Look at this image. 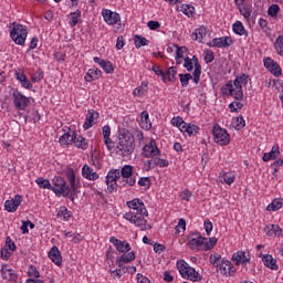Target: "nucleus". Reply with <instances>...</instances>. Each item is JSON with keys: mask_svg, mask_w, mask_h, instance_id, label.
<instances>
[{"mask_svg": "<svg viewBox=\"0 0 283 283\" xmlns=\"http://www.w3.org/2000/svg\"><path fill=\"white\" fill-rule=\"evenodd\" d=\"M205 240L207 238L200 235L199 232H192L188 234V247L192 251H205Z\"/></svg>", "mask_w": 283, "mask_h": 283, "instance_id": "8", "label": "nucleus"}, {"mask_svg": "<svg viewBox=\"0 0 283 283\" xmlns=\"http://www.w3.org/2000/svg\"><path fill=\"white\" fill-rule=\"evenodd\" d=\"M184 67H186L188 72H193V61L189 56L185 57Z\"/></svg>", "mask_w": 283, "mask_h": 283, "instance_id": "59", "label": "nucleus"}, {"mask_svg": "<svg viewBox=\"0 0 283 283\" xmlns=\"http://www.w3.org/2000/svg\"><path fill=\"white\" fill-rule=\"evenodd\" d=\"M218 244V239L216 237L209 238L208 241H203V251H211Z\"/></svg>", "mask_w": 283, "mask_h": 283, "instance_id": "38", "label": "nucleus"}, {"mask_svg": "<svg viewBox=\"0 0 283 283\" xmlns=\"http://www.w3.org/2000/svg\"><path fill=\"white\" fill-rule=\"evenodd\" d=\"M179 12H182V14H186V17H193L196 14V8L191 4H181L180 8L177 9Z\"/></svg>", "mask_w": 283, "mask_h": 283, "instance_id": "32", "label": "nucleus"}, {"mask_svg": "<svg viewBox=\"0 0 283 283\" xmlns=\"http://www.w3.org/2000/svg\"><path fill=\"white\" fill-rule=\"evenodd\" d=\"M136 260V253L134 251L129 252L128 254H123L122 256L117 258V264L119 269H123V264H129Z\"/></svg>", "mask_w": 283, "mask_h": 283, "instance_id": "26", "label": "nucleus"}, {"mask_svg": "<svg viewBox=\"0 0 283 283\" xmlns=\"http://www.w3.org/2000/svg\"><path fill=\"white\" fill-rule=\"evenodd\" d=\"M143 157L144 158H156V156H160V149L156 144V140L151 139L149 144H146L143 147Z\"/></svg>", "mask_w": 283, "mask_h": 283, "instance_id": "12", "label": "nucleus"}, {"mask_svg": "<svg viewBox=\"0 0 283 283\" xmlns=\"http://www.w3.org/2000/svg\"><path fill=\"white\" fill-rule=\"evenodd\" d=\"M71 20L69 24L71 28H76V24L81 23V10H76L75 12L70 13Z\"/></svg>", "mask_w": 283, "mask_h": 283, "instance_id": "33", "label": "nucleus"}, {"mask_svg": "<svg viewBox=\"0 0 283 283\" xmlns=\"http://www.w3.org/2000/svg\"><path fill=\"white\" fill-rule=\"evenodd\" d=\"M274 49L280 56H283V35L276 38Z\"/></svg>", "mask_w": 283, "mask_h": 283, "instance_id": "39", "label": "nucleus"}, {"mask_svg": "<svg viewBox=\"0 0 283 283\" xmlns=\"http://www.w3.org/2000/svg\"><path fill=\"white\" fill-rule=\"evenodd\" d=\"M174 48H176V56L178 59H185V54L189 52V49H187V46H178L177 44H174Z\"/></svg>", "mask_w": 283, "mask_h": 283, "instance_id": "44", "label": "nucleus"}, {"mask_svg": "<svg viewBox=\"0 0 283 283\" xmlns=\"http://www.w3.org/2000/svg\"><path fill=\"white\" fill-rule=\"evenodd\" d=\"M262 262L264 266H266L268 269H271L272 271H277V263L275 259H273V255L271 254L263 255Z\"/></svg>", "mask_w": 283, "mask_h": 283, "instance_id": "27", "label": "nucleus"}, {"mask_svg": "<svg viewBox=\"0 0 283 283\" xmlns=\"http://www.w3.org/2000/svg\"><path fill=\"white\" fill-rule=\"evenodd\" d=\"M119 172L123 178H126L120 181L123 187H127V185L134 187V185H136V177H132L134 168L130 165H125Z\"/></svg>", "mask_w": 283, "mask_h": 283, "instance_id": "10", "label": "nucleus"}, {"mask_svg": "<svg viewBox=\"0 0 283 283\" xmlns=\"http://www.w3.org/2000/svg\"><path fill=\"white\" fill-rule=\"evenodd\" d=\"M200 129V127H198L197 125L193 124H189L187 126V132L189 136H196V134H198V130Z\"/></svg>", "mask_w": 283, "mask_h": 283, "instance_id": "57", "label": "nucleus"}, {"mask_svg": "<svg viewBox=\"0 0 283 283\" xmlns=\"http://www.w3.org/2000/svg\"><path fill=\"white\" fill-rule=\"evenodd\" d=\"M109 242L114 244L118 253H129V251H132V245H129V242L127 241H122L118 240L116 237H111Z\"/></svg>", "mask_w": 283, "mask_h": 283, "instance_id": "17", "label": "nucleus"}, {"mask_svg": "<svg viewBox=\"0 0 283 283\" xmlns=\"http://www.w3.org/2000/svg\"><path fill=\"white\" fill-rule=\"evenodd\" d=\"M193 36H195V41H199L200 43H202V39L207 36V28L200 27L196 29Z\"/></svg>", "mask_w": 283, "mask_h": 283, "instance_id": "35", "label": "nucleus"}, {"mask_svg": "<svg viewBox=\"0 0 283 283\" xmlns=\"http://www.w3.org/2000/svg\"><path fill=\"white\" fill-rule=\"evenodd\" d=\"M242 99H237L232 103L229 104V109L231 112H240V109H242V107H244V104H242L241 102Z\"/></svg>", "mask_w": 283, "mask_h": 283, "instance_id": "46", "label": "nucleus"}, {"mask_svg": "<svg viewBox=\"0 0 283 283\" xmlns=\"http://www.w3.org/2000/svg\"><path fill=\"white\" fill-rule=\"evenodd\" d=\"M142 123L146 129L151 127V120L149 119V113L147 111L142 113Z\"/></svg>", "mask_w": 283, "mask_h": 283, "instance_id": "45", "label": "nucleus"}, {"mask_svg": "<svg viewBox=\"0 0 283 283\" xmlns=\"http://www.w3.org/2000/svg\"><path fill=\"white\" fill-rule=\"evenodd\" d=\"M138 185L139 187H146L149 189V187H151V179H149V177H142L138 180Z\"/></svg>", "mask_w": 283, "mask_h": 283, "instance_id": "56", "label": "nucleus"}, {"mask_svg": "<svg viewBox=\"0 0 283 283\" xmlns=\"http://www.w3.org/2000/svg\"><path fill=\"white\" fill-rule=\"evenodd\" d=\"M86 83H92L94 81H98V76L94 74V69H90L85 75Z\"/></svg>", "mask_w": 283, "mask_h": 283, "instance_id": "53", "label": "nucleus"}, {"mask_svg": "<svg viewBox=\"0 0 283 283\" xmlns=\"http://www.w3.org/2000/svg\"><path fill=\"white\" fill-rule=\"evenodd\" d=\"M179 78L181 87H187V85H189V81H191V78L193 81V75H191L190 73L179 74Z\"/></svg>", "mask_w": 283, "mask_h": 283, "instance_id": "43", "label": "nucleus"}, {"mask_svg": "<svg viewBox=\"0 0 283 283\" xmlns=\"http://www.w3.org/2000/svg\"><path fill=\"white\" fill-rule=\"evenodd\" d=\"M82 176L86 180H98V174L92 169L88 165H84L82 168Z\"/></svg>", "mask_w": 283, "mask_h": 283, "instance_id": "25", "label": "nucleus"}, {"mask_svg": "<svg viewBox=\"0 0 283 283\" xmlns=\"http://www.w3.org/2000/svg\"><path fill=\"white\" fill-rule=\"evenodd\" d=\"M191 61H192V65H195V71L192 73L193 83L198 84V83H200V76L202 74V66L200 65V62H198V56L193 55Z\"/></svg>", "mask_w": 283, "mask_h": 283, "instance_id": "24", "label": "nucleus"}, {"mask_svg": "<svg viewBox=\"0 0 283 283\" xmlns=\"http://www.w3.org/2000/svg\"><path fill=\"white\" fill-rule=\"evenodd\" d=\"M222 178L226 185H233L235 182V174L233 172H223Z\"/></svg>", "mask_w": 283, "mask_h": 283, "instance_id": "47", "label": "nucleus"}, {"mask_svg": "<svg viewBox=\"0 0 283 283\" xmlns=\"http://www.w3.org/2000/svg\"><path fill=\"white\" fill-rule=\"evenodd\" d=\"M232 30L234 34H238L239 36H249V31L244 28V24L240 21H235L232 25Z\"/></svg>", "mask_w": 283, "mask_h": 283, "instance_id": "29", "label": "nucleus"}, {"mask_svg": "<svg viewBox=\"0 0 283 283\" xmlns=\"http://www.w3.org/2000/svg\"><path fill=\"white\" fill-rule=\"evenodd\" d=\"M176 74H178V71L176 70V66H171L168 69L166 76H168V81L174 83L176 81Z\"/></svg>", "mask_w": 283, "mask_h": 283, "instance_id": "50", "label": "nucleus"}, {"mask_svg": "<svg viewBox=\"0 0 283 283\" xmlns=\"http://www.w3.org/2000/svg\"><path fill=\"white\" fill-rule=\"evenodd\" d=\"M135 149L136 139L134 138V134L127 129L122 130V133H119L118 143L116 145L117 156H122V158H129V156L134 154Z\"/></svg>", "mask_w": 283, "mask_h": 283, "instance_id": "3", "label": "nucleus"}, {"mask_svg": "<svg viewBox=\"0 0 283 283\" xmlns=\"http://www.w3.org/2000/svg\"><path fill=\"white\" fill-rule=\"evenodd\" d=\"M213 59H216V56L213 55L212 51L211 50L206 51L205 62L213 63Z\"/></svg>", "mask_w": 283, "mask_h": 283, "instance_id": "64", "label": "nucleus"}, {"mask_svg": "<svg viewBox=\"0 0 283 283\" xmlns=\"http://www.w3.org/2000/svg\"><path fill=\"white\" fill-rule=\"evenodd\" d=\"M212 136L214 143H217V145H221V147H224L231 143V136L227 129L220 127L218 124L213 126Z\"/></svg>", "mask_w": 283, "mask_h": 283, "instance_id": "6", "label": "nucleus"}, {"mask_svg": "<svg viewBox=\"0 0 283 283\" xmlns=\"http://www.w3.org/2000/svg\"><path fill=\"white\" fill-rule=\"evenodd\" d=\"M101 67L106 74H114V64L112 62L104 60L101 62Z\"/></svg>", "mask_w": 283, "mask_h": 283, "instance_id": "40", "label": "nucleus"}, {"mask_svg": "<svg viewBox=\"0 0 283 283\" xmlns=\"http://www.w3.org/2000/svg\"><path fill=\"white\" fill-rule=\"evenodd\" d=\"M12 29L10 30V36L15 45H25L28 39V29L23 24L12 22Z\"/></svg>", "mask_w": 283, "mask_h": 283, "instance_id": "5", "label": "nucleus"}, {"mask_svg": "<svg viewBox=\"0 0 283 283\" xmlns=\"http://www.w3.org/2000/svg\"><path fill=\"white\" fill-rule=\"evenodd\" d=\"M283 206V199H274L268 207L266 211H280Z\"/></svg>", "mask_w": 283, "mask_h": 283, "instance_id": "36", "label": "nucleus"}, {"mask_svg": "<svg viewBox=\"0 0 283 283\" xmlns=\"http://www.w3.org/2000/svg\"><path fill=\"white\" fill-rule=\"evenodd\" d=\"M28 275H29L30 279H32V277H35V279L41 277V273L39 272V270L34 265H30L29 271H28Z\"/></svg>", "mask_w": 283, "mask_h": 283, "instance_id": "54", "label": "nucleus"}, {"mask_svg": "<svg viewBox=\"0 0 283 283\" xmlns=\"http://www.w3.org/2000/svg\"><path fill=\"white\" fill-rule=\"evenodd\" d=\"M102 17H103L105 23H107V25H116V23H118V21H120V14L113 12L109 9H104L102 11Z\"/></svg>", "mask_w": 283, "mask_h": 283, "instance_id": "16", "label": "nucleus"}, {"mask_svg": "<svg viewBox=\"0 0 283 283\" xmlns=\"http://www.w3.org/2000/svg\"><path fill=\"white\" fill-rule=\"evenodd\" d=\"M221 259H222V256L219 253L211 254L210 255V264H212L216 269H218L220 266V264H222L220 262Z\"/></svg>", "mask_w": 283, "mask_h": 283, "instance_id": "49", "label": "nucleus"}, {"mask_svg": "<svg viewBox=\"0 0 283 283\" xmlns=\"http://www.w3.org/2000/svg\"><path fill=\"white\" fill-rule=\"evenodd\" d=\"M134 43H135V48H137V50H139V48L149 45V40H147V38H145L143 35L137 34L134 36Z\"/></svg>", "mask_w": 283, "mask_h": 283, "instance_id": "34", "label": "nucleus"}, {"mask_svg": "<svg viewBox=\"0 0 283 283\" xmlns=\"http://www.w3.org/2000/svg\"><path fill=\"white\" fill-rule=\"evenodd\" d=\"M231 45H233V38L231 36L214 38L208 43L209 48H231Z\"/></svg>", "mask_w": 283, "mask_h": 283, "instance_id": "14", "label": "nucleus"}, {"mask_svg": "<svg viewBox=\"0 0 283 283\" xmlns=\"http://www.w3.org/2000/svg\"><path fill=\"white\" fill-rule=\"evenodd\" d=\"M39 123L41 120V114H39V111L33 112V118H30V116H25V122L28 123Z\"/></svg>", "mask_w": 283, "mask_h": 283, "instance_id": "58", "label": "nucleus"}, {"mask_svg": "<svg viewBox=\"0 0 283 283\" xmlns=\"http://www.w3.org/2000/svg\"><path fill=\"white\" fill-rule=\"evenodd\" d=\"M127 207L129 209H133V211L126 212L124 214V219L132 224H136L138 228H140L142 231H149V229H151V226L147 224V221L145 219L147 218V216H149V212H147V208H145V203L140 199L136 198L132 201H127Z\"/></svg>", "mask_w": 283, "mask_h": 283, "instance_id": "1", "label": "nucleus"}, {"mask_svg": "<svg viewBox=\"0 0 283 283\" xmlns=\"http://www.w3.org/2000/svg\"><path fill=\"white\" fill-rule=\"evenodd\" d=\"M223 96H233L235 99V88H233V82L229 81L226 85L221 87Z\"/></svg>", "mask_w": 283, "mask_h": 283, "instance_id": "31", "label": "nucleus"}, {"mask_svg": "<svg viewBox=\"0 0 283 283\" xmlns=\"http://www.w3.org/2000/svg\"><path fill=\"white\" fill-rule=\"evenodd\" d=\"M147 92V83L143 82L140 87L134 90V96H143Z\"/></svg>", "mask_w": 283, "mask_h": 283, "instance_id": "51", "label": "nucleus"}, {"mask_svg": "<svg viewBox=\"0 0 283 283\" xmlns=\"http://www.w3.org/2000/svg\"><path fill=\"white\" fill-rule=\"evenodd\" d=\"M234 129H244L245 125H247V122L244 120V117L242 115H239L237 118H235V122H234Z\"/></svg>", "mask_w": 283, "mask_h": 283, "instance_id": "48", "label": "nucleus"}, {"mask_svg": "<svg viewBox=\"0 0 283 283\" xmlns=\"http://www.w3.org/2000/svg\"><path fill=\"white\" fill-rule=\"evenodd\" d=\"M1 273H2V277H3V280H13V275L14 274H12V270H1Z\"/></svg>", "mask_w": 283, "mask_h": 283, "instance_id": "63", "label": "nucleus"}, {"mask_svg": "<svg viewBox=\"0 0 283 283\" xmlns=\"http://www.w3.org/2000/svg\"><path fill=\"white\" fill-rule=\"evenodd\" d=\"M102 134L104 138V145H106L108 151H112V149H114V142L112 140V138H109V136H112V128L109 127V125H105L102 128Z\"/></svg>", "mask_w": 283, "mask_h": 283, "instance_id": "22", "label": "nucleus"}, {"mask_svg": "<svg viewBox=\"0 0 283 283\" xmlns=\"http://www.w3.org/2000/svg\"><path fill=\"white\" fill-rule=\"evenodd\" d=\"M98 116H99L98 112L94 109H88L85 123L83 124V128L87 130L91 127H94V125L96 124V120H98Z\"/></svg>", "mask_w": 283, "mask_h": 283, "instance_id": "19", "label": "nucleus"}, {"mask_svg": "<svg viewBox=\"0 0 283 283\" xmlns=\"http://www.w3.org/2000/svg\"><path fill=\"white\" fill-rule=\"evenodd\" d=\"M222 275H226L227 277H233L235 275V266H233V263L227 259H222L221 264L217 268Z\"/></svg>", "mask_w": 283, "mask_h": 283, "instance_id": "15", "label": "nucleus"}, {"mask_svg": "<svg viewBox=\"0 0 283 283\" xmlns=\"http://www.w3.org/2000/svg\"><path fill=\"white\" fill-rule=\"evenodd\" d=\"M48 256L52 262L56 264V266H61L63 264V256H61V250L56 245L51 248V250L48 253Z\"/></svg>", "mask_w": 283, "mask_h": 283, "instance_id": "21", "label": "nucleus"}, {"mask_svg": "<svg viewBox=\"0 0 283 283\" xmlns=\"http://www.w3.org/2000/svg\"><path fill=\"white\" fill-rule=\"evenodd\" d=\"M107 189L109 193H114V191H117L118 184L116 181H106Z\"/></svg>", "mask_w": 283, "mask_h": 283, "instance_id": "62", "label": "nucleus"}, {"mask_svg": "<svg viewBox=\"0 0 283 283\" xmlns=\"http://www.w3.org/2000/svg\"><path fill=\"white\" fill-rule=\"evenodd\" d=\"M235 87V101H242L244 98V93L242 92V85H249V74L241 73L238 74L233 81Z\"/></svg>", "mask_w": 283, "mask_h": 283, "instance_id": "7", "label": "nucleus"}, {"mask_svg": "<svg viewBox=\"0 0 283 283\" xmlns=\"http://www.w3.org/2000/svg\"><path fill=\"white\" fill-rule=\"evenodd\" d=\"M280 156V146H273L270 153H265L262 157L263 163H269V160H275Z\"/></svg>", "mask_w": 283, "mask_h": 283, "instance_id": "28", "label": "nucleus"}, {"mask_svg": "<svg viewBox=\"0 0 283 283\" xmlns=\"http://www.w3.org/2000/svg\"><path fill=\"white\" fill-rule=\"evenodd\" d=\"M72 140V133H64L61 137H60V144L61 145H64V146H67L70 145V143Z\"/></svg>", "mask_w": 283, "mask_h": 283, "instance_id": "52", "label": "nucleus"}, {"mask_svg": "<svg viewBox=\"0 0 283 283\" xmlns=\"http://www.w3.org/2000/svg\"><path fill=\"white\" fill-rule=\"evenodd\" d=\"M120 178V169L111 170L106 176V182H116Z\"/></svg>", "mask_w": 283, "mask_h": 283, "instance_id": "37", "label": "nucleus"}, {"mask_svg": "<svg viewBox=\"0 0 283 283\" xmlns=\"http://www.w3.org/2000/svg\"><path fill=\"white\" fill-rule=\"evenodd\" d=\"M13 105L15 109L25 111L28 105H30V97H27L19 90H14L12 93Z\"/></svg>", "mask_w": 283, "mask_h": 283, "instance_id": "9", "label": "nucleus"}, {"mask_svg": "<svg viewBox=\"0 0 283 283\" xmlns=\"http://www.w3.org/2000/svg\"><path fill=\"white\" fill-rule=\"evenodd\" d=\"M70 142L74 143L77 149H87V140L81 135L77 136L75 132H72Z\"/></svg>", "mask_w": 283, "mask_h": 283, "instance_id": "23", "label": "nucleus"}, {"mask_svg": "<svg viewBox=\"0 0 283 283\" xmlns=\"http://www.w3.org/2000/svg\"><path fill=\"white\" fill-rule=\"evenodd\" d=\"M280 12V6L279 4H272L269 7L268 14L269 17H277V13Z\"/></svg>", "mask_w": 283, "mask_h": 283, "instance_id": "55", "label": "nucleus"}, {"mask_svg": "<svg viewBox=\"0 0 283 283\" xmlns=\"http://www.w3.org/2000/svg\"><path fill=\"white\" fill-rule=\"evenodd\" d=\"M36 185L41 189H50L60 198V196H63V198H67L70 196V187L67 186V181L63 177H54L52 184H50L49 179H44L43 177H40L35 180Z\"/></svg>", "mask_w": 283, "mask_h": 283, "instance_id": "2", "label": "nucleus"}, {"mask_svg": "<svg viewBox=\"0 0 283 283\" xmlns=\"http://www.w3.org/2000/svg\"><path fill=\"white\" fill-rule=\"evenodd\" d=\"M239 11L242 14V17H244V19H250L251 18V7H249L248 4H243V6H239Z\"/></svg>", "mask_w": 283, "mask_h": 283, "instance_id": "42", "label": "nucleus"}, {"mask_svg": "<svg viewBox=\"0 0 283 283\" xmlns=\"http://www.w3.org/2000/svg\"><path fill=\"white\" fill-rule=\"evenodd\" d=\"M263 63L264 67H266V70H269L271 74H273V76H275L276 78H280V76H282V67H280V64H277V62H275L273 59L265 57L263 60Z\"/></svg>", "mask_w": 283, "mask_h": 283, "instance_id": "13", "label": "nucleus"}, {"mask_svg": "<svg viewBox=\"0 0 283 283\" xmlns=\"http://www.w3.org/2000/svg\"><path fill=\"white\" fill-rule=\"evenodd\" d=\"M155 163L157 167H169V161L167 159L159 158L158 156L155 157Z\"/></svg>", "mask_w": 283, "mask_h": 283, "instance_id": "61", "label": "nucleus"}, {"mask_svg": "<svg viewBox=\"0 0 283 283\" xmlns=\"http://www.w3.org/2000/svg\"><path fill=\"white\" fill-rule=\"evenodd\" d=\"M153 72H155V74L157 76H161L163 81H166L167 78V74L163 72V70H160V66L158 65H153Z\"/></svg>", "mask_w": 283, "mask_h": 283, "instance_id": "60", "label": "nucleus"}, {"mask_svg": "<svg viewBox=\"0 0 283 283\" xmlns=\"http://www.w3.org/2000/svg\"><path fill=\"white\" fill-rule=\"evenodd\" d=\"M264 233L269 235L270 238L272 235H282V228L277 224H270L264 228Z\"/></svg>", "mask_w": 283, "mask_h": 283, "instance_id": "30", "label": "nucleus"}, {"mask_svg": "<svg viewBox=\"0 0 283 283\" xmlns=\"http://www.w3.org/2000/svg\"><path fill=\"white\" fill-rule=\"evenodd\" d=\"M57 218L61 220L67 221L72 218V212L67 210V208H61L57 212Z\"/></svg>", "mask_w": 283, "mask_h": 283, "instance_id": "41", "label": "nucleus"}, {"mask_svg": "<svg viewBox=\"0 0 283 283\" xmlns=\"http://www.w3.org/2000/svg\"><path fill=\"white\" fill-rule=\"evenodd\" d=\"M232 262H234L237 266H240V264L247 265V262H251V256H249V254L247 256V252L244 251H238L233 253Z\"/></svg>", "mask_w": 283, "mask_h": 283, "instance_id": "20", "label": "nucleus"}, {"mask_svg": "<svg viewBox=\"0 0 283 283\" xmlns=\"http://www.w3.org/2000/svg\"><path fill=\"white\" fill-rule=\"evenodd\" d=\"M21 202H23V196L15 195L13 199L4 202V209L6 211H9V213H14V211L19 209V205H21Z\"/></svg>", "mask_w": 283, "mask_h": 283, "instance_id": "18", "label": "nucleus"}, {"mask_svg": "<svg viewBox=\"0 0 283 283\" xmlns=\"http://www.w3.org/2000/svg\"><path fill=\"white\" fill-rule=\"evenodd\" d=\"M177 269L184 280H190V282H202V275H200L196 269L190 266L187 261L178 260Z\"/></svg>", "mask_w": 283, "mask_h": 283, "instance_id": "4", "label": "nucleus"}, {"mask_svg": "<svg viewBox=\"0 0 283 283\" xmlns=\"http://www.w3.org/2000/svg\"><path fill=\"white\" fill-rule=\"evenodd\" d=\"M65 176H66L67 181L71 185L70 193H69L70 200L72 202H74V195L76 193V191L78 189V186L76 185V172L74 171V169L67 168V170L65 171Z\"/></svg>", "mask_w": 283, "mask_h": 283, "instance_id": "11", "label": "nucleus"}]
</instances>
